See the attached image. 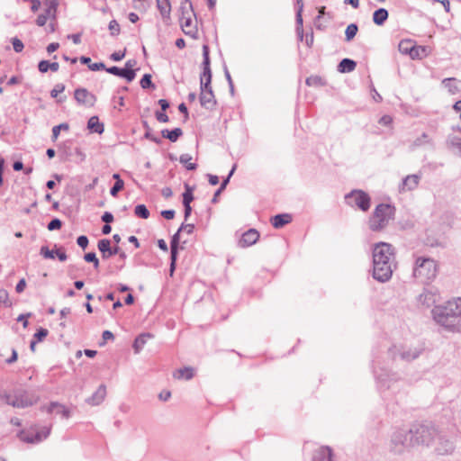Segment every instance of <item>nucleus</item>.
<instances>
[{
    "label": "nucleus",
    "instance_id": "1",
    "mask_svg": "<svg viewBox=\"0 0 461 461\" xmlns=\"http://www.w3.org/2000/svg\"><path fill=\"white\" fill-rule=\"evenodd\" d=\"M395 268L393 247L385 242L376 244L373 249V277L384 283L392 277Z\"/></svg>",
    "mask_w": 461,
    "mask_h": 461
},
{
    "label": "nucleus",
    "instance_id": "2",
    "mask_svg": "<svg viewBox=\"0 0 461 461\" xmlns=\"http://www.w3.org/2000/svg\"><path fill=\"white\" fill-rule=\"evenodd\" d=\"M434 321L445 330L452 332L461 330V298L448 301L432 310Z\"/></svg>",
    "mask_w": 461,
    "mask_h": 461
},
{
    "label": "nucleus",
    "instance_id": "3",
    "mask_svg": "<svg viewBox=\"0 0 461 461\" xmlns=\"http://www.w3.org/2000/svg\"><path fill=\"white\" fill-rule=\"evenodd\" d=\"M438 270V264L433 258L419 257L415 260L413 276L420 282H431L436 278Z\"/></svg>",
    "mask_w": 461,
    "mask_h": 461
},
{
    "label": "nucleus",
    "instance_id": "4",
    "mask_svg": "<svg viewBox=\"0 0 461 461\" xmlns=\"http://www.w3.org/2000/svg\"><path fill=\"white\" fill-rule=\"evenodd\" d=\"M394 212L395 208L392 203H377L369 219V228L374 231L384 229L393 219Z\"/></svg>",
    "mask_w": 461,
    "mask_h": 461
},
{
    "label": "nucleus",
    "instance_id": "5",
    "mask_svg": "<svg viewBox=\"0 0 461 461\" xmlns=\"http://www.w3.org/2000/svg\"><path fill=\"white\" fill-rule=\"evenodd\" d=\"M1 399L14 408H27L36 403L39 397L29 391L19 388L15 389L13 393L2 394Z\"/></svg>",
    "mask_w": 461,
    "mask_h": 461
},
{
    "label": "nucleus",
    "instance_id": "6",
    "mask_svg": "<svg viewBox=\"0 0 461 461\" xmlns=\"http://www.w3.org/2000/svg\"><path fill=\"white\" fill-rule=\"evenodd\" d=\"M411 442L412 445L429 446L437 436V430L434 427L426 424H415L409 429Z\"/></svg>",
    "mask_w": 461,
    "mask_h": 461
},
{
    "label": "nucleus",
    "instance_id": "7",
    "mask_svg": "<svg viewBox=\"0 0 461 461\" xmlns=\"http://www.w3.org/2000/svg\"><path fill=\"white\" fill-rule=\"evenodd\" d=\"M410 447H413V445L411 442L409 430H397L392 435L390 441V451L392 453L401 455Z\"/></svg>",
    "mask_w": 461,
    "mask_h": 461
},
{
    "label": "nucleus",
    "instance_id": "8",
    "mask_svg": "<svg viewBox=\"0 0 461 461\" xmlns=\"http://www.w3.org/2000/svg\"><path fill=\"white\" fill-rule=\"evenodd\" d=\"M422 349L419 348H406V347H396L393 346L389 349L390 356L395 359L398 356L399 357L406 362H411L420 357Z\"/></svg>",
    "mask_w": 461,
    "mask_h": 461
},
{
    "label": "nucleus",
    "instance_id": "9",
    "mask_svg": "<svg viewBox=\"0 0 461 461\" xmlns=\"http://www.w3.org/2000/svg\"><path fill=\"white\" fill-rule=\"evenodd\" d=\"M203 73L200 78V85H202L203 88L209 87L212 82V70H211V61L209 56V47L207 45L203 46Z\"/></svg>",
    "mask_w": 461,
    "mask_h": 461
},
{
    "label": "nucleus",
    "instance_id": "10",
    "mask_svg": "<svg viewBox=\"0 0 461 461\" xmlns=\"http://www.w3.org/2000/svg\"><path fill=\"white\" fill-rule=\"evenodd\" d=\"M74 98L80 105L92 107L96 102V96L86 88L79 87L74 92Z\"/></svg>",
    "mask_w": 461,
    "mask_h": 461
},
{
    "label": "nucleus",
    "instance_id": "11",
    "mask_svg": "<svg viewBox=\"0 0 461 461\" xmlns=\"http://www.w3.org/2000/svg\"><path fill=\"white\" fill-rule=\"evenodd\" d=\"M439 300L438 289L435 287L424 288L423 292L419 295L418 301L420 304L430 307Z\"/></svg>",
    "mask_w": 461,
    "mask_h": 461
},
{
    "label": "nucleus",
    "instance_id": "12",
    "mask_svg": "<svg viewBox=\"0 0 461 461\" xmlns=\"http://www.w3.org/2000/svg\"><path fill=\"white\" fill-rule=\"evenodd\" d=\"M201 94H200V104L201 105L208 110H212L216 105V100L212 89L211 85L209 87L203 88L202 85H200Z\"/></svg>",
    "mask_w": 461,
    "mask_h": 461
},
{
    "label": "nucleus",
    "instance_id": "13",
    "mask_svg": "<svg viewBox=\"0 0 461 461\" xmlns=\"http://www.w3.org/2000/svg\"><path fill=\"white\" fill-rule=\"evenodd\" d=\"M50 428H42L41 430L37 431L35 434H28L22 433L21 439L27 443H39L43 439L47 438L50 435Z\"/></svg>",
    "mask_w": 461,
    "mask_h": 461
},
{
    "label": "nucleus",
    "instance_id": "14",
    "mask_svg": "<svg viewBox=\"0 0 461 461\" xmlns=\"http://www.w3.org/2000/svg\"><path fill=\"white\" fill-rule=\"evenodd\" d=\"M259 236V232L256 229H249L242 234L239 240V246L240 248L252 246L258 240Z\"/></svg>",
    "mask_w": 461,
    "mask_h": 461
},
{
    "label": "nucleus",
    "instance_id": "15",
    "mask_svg": "<svg viewBox=\"0 0 461 461\" xmlns=\"http://www.w3.org/2000/svg\"><path fill=\"white\" fill-rule=\"evenodd\" d=\"M105 71L109 74H112L113 76H117L119 77L124 78L127 82H131L134 80L136 77L135 71H128L124 68H121L116 66L110 67L108 68H105Z\"/></svg>",
    "mask_w": 461,
    "mask_h": 461
},
{
    "label": "nucleus",
    "instance_id": "16",
    "mask_svg": "<svg viewBox=\"0 0 461 461\" xmlns=\"http://www.w3.org/2000/svg\"><path fill=\"white\" fill-rule=\"evenodd\" d=\"M420 179V176L416 174L407 176L406 177H404L402 179V182L399 186V191L404 192L406 190H408V191L413 190L414 188L417 187Z\"/></svg>",
    "mask_w": 461,
    "mask_h": 461
},
{
    "label": "nucleus",
    "instance_id": "17",
    "mask_svg": "<svg viewBox=\"0 0 461 461\" xmlns=\"http://www.w3.org/2000/svg\"><path fill=\"white\" fill-rule=\"evenodd\" d=\"M420 147H428L434 149L436 144L433 138H431L428 133L423 132L420 136L417 137L411 144V148L413 149Z\"/></svg>",
    "mask_w": 461,
    "mask_h": 461
},
{
    "label": "nucleus",
    "instance_id": "18",
    "mask_svg": "<svg viewBox=\"0 0 461 461\" xmlns=\"http://www.w3.org/2000/svg\"><path fill=\"white\" fill-rule=\"evenodd\" d=\"M106 396V386L104 384L99 385L97 390L86 400V402L92 406L99 405Z\"/></svg>",
    "mask_w": 461,
    "mask_h": 461
},
{
    "label": "nucleus",
    "instance_id": "19",
    "mask_svg": "<svg viewBox=\"0 0 461 461\" xmlns=\"http://www.w3.org/2000/svg\"><path fill=\"white\" fill-rule=\"evenodd\" d=\"M181 28L185 34L194 37L197 33L196 26L194 25L192 16L180 17Z\"/></svg>",
    "mask_w": 461,
    "mask_h": 461
},
{
    "label": "nucleus",
    "instance_id": "20",
    "mask_svg": "<svg viewBox=\"0 0 461 461\" xmlns=\"http://www.w3.org/2000/svg\"><path fill=\"white\" fill-rule=\"evenodd\" d=\"M447 148L452 152L461 158V137L450 134L447 136L446 140Z\"/></svg>",
    "mask_w": 461,
    "mask_h": 461
},
{
    "label": "nucleus",
    "instance_id": "21",
    "mask_svg": "<svg viewBox=\"0 0 461 461\" xmlns=\"http://www.w3.org/2000/svg\"><path fill=\"white\" fill-rule=\"evenodd\" d=\"M344 198L346 200L353 199V202H371V198L367 193L360 189H355L346 194Z\"/></svg>",
    "mask_w": 461,
    "mask_h": 461
},
{
    "label": "nucleus",
    "instance_id": "22",
    "mask_svg": "<svg viewBox=\"0 0 461 461\" xmlns=\"http://www.w3.org/2000/svg\"><path fill=\"white\" fill-rule=\"evenodd\" d=\"M293 220V217L289 213H280L273 216L270 220L271 224L276 229H281L285 225L290 223Z\"/></svg>",
    "mask_w": 461,
    "mask_h": 461
},
{
    "label": "nucleus",
    "instance_id": "23",
    "mask_svg": "<svg viewBox=\"0 0 461 461\" xmlns=\"http://www.w3.org/2000/svg\"><path fill=\"white\" fill-rule=\"evenodd\" d=\"M357 62L351 59L345 58L338 65L339 73H349L355 70Z\"/></svg>",
    "mask_w": 461,
    "mask_h": 461
},
{
    "label": "nucleus",
    "instance_id": "24",
    "mask_svg": "<svg viewBox=\"0 0 461 461\" xmlns=\"http://www.w3.org/2000/svg\"><path fill=\"white\" fill-rule=\"evenodd\" d=\"M47 411L50 413L55 412L56 414H60L64 418H68L69 417V411H68V409H67L64 405H62V404H60L59 402H51L48 406Z\"/></svg>",
    "mask_w": 461,
    "mask_h": 461
},
{
    "label": "nucleus",
    "instance_id": "25",
    "mask_svg": "<svg viewBox=\"0 0 461 461\" xmlns=\"http://www.w3.org/2000/svg\"><path fill=\"white\" fill-rule=\"evenodd\" d=\"M97 248L102 253L103 259H108L112 257L111 241L107 239H102L98 241Z\"/></svg>",
    "mask_w": 461,
    "mask_h": 461
},
{
    "label": "nucleus",
    "instance_id": "26",
    "mask_svg": "<svg viewBox=\"0 0 461 461\" xmlns=\"http://www.w3.org/2000/svg\"><path fill=\"white\" fill-rule=\"evenodd\" d=\"M455 449L454 443L449 439L440 438L439 446L437 448V451L440 455H448L451 454Z\"/></svg>",
    "mask_w": 461,
    "mask_h": 461
},
{
    "label": "nucleus",
    "instance_id": "27",
    "mask_svg": "<svg viewBox=\"0 0 461 461\" xmlns=\"http://www.w3.org/2000/svg\"><path fill=\"white\" fill-rule=\"evenodd\" d=\"M161 135L171 142H176L183 135V131L180 128H174L172 130L165 129L161 131Z\"/></svg>",
    "mask_w": 461,
    "mask_h": 461
},
{
    "label": "nucleus",
    "instance_id": "28",
    "mask_svg": "<svg viewBox=\"0 0 461 461\" xmlns=\"http://www.w3.org/2000/svg\"><path fill=\"white\" fill-rule=\"evenodd\" d=\"M157 7L164 20L170 19L171 5L169 0H157Z\"/></svg>",
    "mask_w": 461,
    "mask_h": 461
},
{
    "label": "nucleus",
    "instance_id": "29",
    "mask_svg": "<svg viewBox=\"0 0 461 461\" xmlns=\"http://www.w3.org/2000/svg\"><path fill=\"white\" fill-rule=\"evenodd\" d=\"M389 14L385 8H379L373 14V22L378 26L383 25L388 19Z\"/></svg>",
    "mask_w": 461,
    "mask_h": 461
},
{
    "label": "nucleus",
    "instance_id": "30",
    "mask_svg": "<svg viewBox=\"0 0 461 461\" xmlns=\"http://www.w3.org/2000/svg\"><path fill=\"white\" fill-rule=\"evenodd\" d=\"M153 336L150 334V333H142L140 335H139L134 342H133V345H132V348L134 349V352L135 353H139L144 347V345L146 344L147 340L149 339H151Z\"/></svg>",
    "mask_w": 461,
    "mask_h": 461
},
{
    "label": "nucleus",
    "instance_id": "31",
    "mask_svg": "<svg viewBox=\"0 0 461 461\" xmlns=\"http://www.w3.org/2000/svg\"><path fill=\"white\" fill-rule=\"evenodd\" d=\"M87 128L95 133L101 134L104 131V124L99 122L97 116H92L87 122Z\"/></svg>",
    "mask_w": 461,
    "mask_h": 461
},
{
    "label": "nucleus",
    "instance_id": "32",
    "mask_svg": "<svg viewBox=\"0 0 461 461\" xmlns=\"http://www.w3.org/2000/svg\"><path fill=\"white\" fill-rule=\"evenodd\" d=\"M313 461H332V451L330 447H321L314 456Z\"/></svg>",
    "mask_w": 461,
    "mask_h": 461
},
{
    "label": "nucleus",
    "instance_id": "33",
    "mask_svg": "<svg viewBox=\"0 0 461 461\" xmlns=\"http://www.w3.org/2000/svg\"><path fill=\"white\" fill-rule=\"evenodd\" d=\"M194 376V369L192 367H184L177 369L174 373V377L176 379L190 380Z\"/></svg>",
    "mask_w": 461,
    "mask_h": 461
},
{
    "label": "nucleus",
    "instance_id": "34",
    "mask_svg": "<svg viewBox=\"0 0 461 461\" xmlns=\"http://www.w3.org/2000/svg\"><path fill=\"white\" fill-rule=\"evenodd\" d=\"M428 54L427 52V47L425 46H416L414 45L413 49H412V52L411 53V58L412 59H422L424 57H426Z\"/></svg>",
    "mask_w": 461,
    "mask_h": 461
},
{
    "label": "nucleus",
    "instance_id": "35",
    "mask_svg": "<svg viewBox=\"0 0 461 461\" xmlns=\"http://www.w3.org/2000/svg\"><path fill=\"white\" fill-rule=\"evenodd\" d=\"M192 157L189 154H182L179 158V162L185 165V168L189 171L195 170L197 165L195 163H191L190 160Z\"/></svg>",
    "mask_w": 461,
    "mask_h": 461
},
{
    "label": "nucleus",
    "instance_id": "36",
    "mask_svg": "<svg viewBox=\"0 0 461 461\" xmlns=\"http://www.w3.org/2000/svg\"><path fill=\"white\" fill-rule=\"evenodd\" d=\"M113 178L115 179V182L110 189V194L113 196H115L123 188L124 184L123 181L120 178L119 174H114Z\"/></svg>",
    "mask_w": 461,
    "mask_h": 461
},
{
    "label": "nucleus",
    "instance_id": "37",
    "mask_svg": "<svg viewBox=\"0 0 461 461\" xmlns=\"http://www.w3.org/2000/svg\"><path fill=\"white\" fill-rule=\"evenodd\" d=\"M180 11H181V17L188 16V15H191V16L194 15V13L193 11L192 3L189 0H185L183 3H181Z\"/></svg>",
    "mask_w": 461,
    "mask_h": 461
},
{
    "label": "nucleus",
    "instance_id": "38",
    "mask_svg": "<svg viewBox=\"0 0 461 461\" xmlns=\"http://www.w3.org/2000/svg\"><path fill=\"white\" fill-rule=\"evenodd\" d=\"M442 85L451 94H456L458 91L456 78H445L442 81Z\"/></svg>",
    "mask_w": 461,
    "mask_h": 461
},
{
    "label": "nucleus",
    "instance_id": "39",
    "mask_svg": "<svg viewBox=\"0 0 461 461\" xmlns=\"http://www.w3.org/2000/svg\"><path fill=\"white\" fill-rule=\"evenodd\" d=\"M180 233L179 230L175 233L171 239L170 242V254H178V248L180 242Z\"/></svg>",
    "mask_w": 461,
    "mask_h": 461
},
{
    "label": "nucleus",
    "instance_id": "40",
    "mask_svg": "<svg viewBox=\"0 0 461 461\" xmlns=\"http://www.w3.org/2000/svg\"><path fill=\"white\" fill-rule=\"evenodd\" d=\"M358 32V26L356 23H350L348 25L345 31L346 41H352Z\"/></svg>",
    "mask_w": 461,
    "mask_h": 461
},
{
    "label": "nucleus",
    "instance_id": "41",
    "mask_svg": "<svg viewBox=\"0 0 461 461\" xmlns=\"http://www.w3.org/2000/svg\"><path fill=\"white\" fill-rule=\"evenodd\" d=\"M134 213L137 217L141 219H148L149 216V211L144 203H139L134 210Z\"/></svg>",
    "mask_w": 461,
    "mask_h": 461
},
{
    "label": "nucleus",
    "instance_id": "42",
    "mask_svg": "<svg viewBox=\"0 0 461 461\" xmlns=\"http://www.w3.org/2000/svg\"><path fill=\"white\" fill-rule=\"evenodd\" d=\"M414 45L411 41H402L399 43L398 49L399 51L402 54H408L411 56V53L412 52Z\"/></svg>",
    "mask_w": 461,
    "mask_h": 461
},
{
    "label": "nucleus",
    "instance_id": "43",
    "mask_svg": "<svg viewBox=\"0 0 461 461\" xmlns=\"http://www.w3.org/2000/svg\"><path fill=\"white\" fill-rule=\"evenodd\" d=\"M68 129H69V125L67 122H63V123L54 126L52 128V136H51L52 140L55 141L58 139L59 133L61 132V130L68 131Z\"/></svg>",
    "mask_w": 461,
    "mask_h": 461
},
{
    "label": "nucleus",
    "instance_id": "44",
    "mask_svg": "<svg viewBox=\"0 0 461 461\" xmlns=\"http://www.w3.org/2000/svg\"><path fill=\"white\" fill-rule=\"evenodd\" d=\"M140 84L143 89L155 88V85L152 83L150 74L143 75L142 78L140 79Z\"/></svg>",
    "mask_w": 461,
    "mask_h": 461
},
{
    "label": "nucleus",
    "instance_id": "45",
    "mask_svg": "<svg viewBox=\"0 0 461 461\" xmlns=\"http://www.w3.org/2000/svg\"><path fill=\"white\" fill-rule=\"evenodd\" d=\"M85 261L92 263L94 267L97 269L99 267V259L95 252H88L84 255Z\"/></svg>",
    "mask_w": 461,
    "mask_h": 461
},
{
    "label": "nucleus",
    "instance_id": "46",
    "mask_svg": "<svg viewBox=\"0 0 461 461\" xmlns=\"http://www.w3.org/2000/svg\"><path fill=\"white\" fill-rule=\"evenodd\" d=\"M182 195V202H193L194 200V194H193V188L190 187L188 185H185V192L181 194Z\"/></svg>",
    "mask_w": 461,
    "mask_h": 461
},
{
    "label": "nucleus",
    "instance_id": "47",
    "mask_svg": "<svg viewBox=\"0 0 461 461\" xmlns=\"http://www.w3.org/2000/svg\"><path fill=\"white\" fill-rule=\"evenodd\" d=\"M49 334V331L47 329L44 328H39L37 331L33 335V339L40 342L42 341Z\"/></svg>",
    "mask_w": 461,
    "mask_h": 461
},
{
    "label": "nucleus",
    "instance_id": "48",
    "mask_svg": "<svg viewBox=\"0 0 461 461\" xmlns=\"http://www.w3.org/2000/svg\"><path fill=\"white\" fill-rule=\"evenodd\" d=\"M0 303H4L5 307L12 306V302L9 300L8 292L5 289L0 290Z\"/></svg>",
    "mask_w": 461,
    "mask_h": 461
},
{
    "label": "nucleus",
    "instance_id": "49",
    "mask_svg": "<svg viewBox=\"0 0 461 461\" xmlns=\"http://www.w3.org/2000/svg\"><path fill=\"white\" fill-rule=\"evenodd\" d=\"M305 83L307 86H310L323 85L322 78L318 76H311V77H307Z\"/></svg>",
    "mask_w": 461,
    "mask_h": 461
},
{
    "label": "nucleus",
    "instance_id": "50",
    "mask_svg": "<svg viewBox=\"0 0 461 461\" xmlns=\"http://www.w3.org/2000/svg\"><path fill=\"white\" fill-rule=\"evenodd\" d=\"M61 227L62 221L58 218L52 219L47 226L48 230L50 231L59 230Z\"/></svg>",
    "mask_w": 461,
    "mask_h": 461
},
{
    "label": "nucleus",
    "instance_id": "51",
    "mask_svg": "<svg viewBox=\"0 0 461 461\" xmlns=\"http://www.w3.org/2000/svg\"><path fill=\"white\" fill-rule=\"evenodd\" d=\"M112 36H117L120 33V25L115 20H112L108 25Z\"/></svg>",
    "mask_w": 461,
    "mask_h": 461
},
{
    "label": "nucleus",
    "instance_id": "52",
    "mask_svg": "<svg viewBox=\"0 0 461 461\" xmlns=\"http://www.w3.org/2000/svg\"><path fill=\"white\" fill-rule=\"evenodd\" d=\"M12 44L14 50L17 53L22 52L24 48L23 41L16 37L12 39Z\"/></svg>",
    "mask_w": 461,
    "mask_h": 461
},
{
    "label": "nucleus",
    "instance_id": "53",
    "mask_svg": "<svg viewBox=\"0 0 461 461\" xmlns=\"http://www.w3.org/2000/svg\"><path fill=\"white\" fill-rule=\"evenodd\" d=\"M41 255L44 257L45 258H55V252L53 250H50L47 246H42L41 248Z\"/></svg>",
    "mask_w": 461,
    "mask_h": 461
},
{
    "label": "nucleus",
    "instance_id": "54",
    "mask_svg": "<svg viewBox=\"0 0 461 461\" xmlns=\"http://www.w3.org/2000/svg\"><path fill=\"white\" fill-rule=\"evenodd\" d=\"M65 90V86L63 84H57L54 88L50 91V96L52 98H56L59 94L62 93Z\"/></svg>",
    "mask_w": 461,
    "mask_h": 461
},
{
    "label": "nucleus",
    "instance_id": "55",
    "mask_svg": "<svg viewBox=\"0 0 461 461\" xmlns=\"http://www.w3.org/2000/svg\"><path fill=\"white\" fill-rule=\"evenodd\" d=\"M303 11L296 10V15H295V23H296V31H300L302 32L303 28V16H302Z\"/></svg>",
    "mask_w": 461,
    "mask_h": 461
},
{
    "label": "nucleus",
    "instance_id": "56",
    "mask_svg": "<svg viewBox=\"0 0 461 461\" xmlns=\"http://www.w3.org/2000/svg\"><path fill=\"white\" fill-rule=\"evenodd\" d=\"M77 243L80 248L86 249L88 246L89 240L86 235H81L77 239Z\"/></svg>",
    "mask_w": 461,
    "mask_h": 461
},
{
    "label": "nucleus",
    "instance_id": "57",
    "mask_svg": "<svg viewBox=\"0 0 461 461\" xmlns=\"http://www.w3.org/2000/svg\"><path fill=\"white\" fill-rule=\"evenodd\" d=\"M38 69L41 73H46L50 70V61L41 60L38 64Z\"/></svg>",
    "mask_w": 461,
    "mask_h": 461
},
{
    "label": "nucleus",
    "instance_id": "58",
    "mask_svg": "<svg viewBox=\"0 0 461 461\" xmlns=\"http://www.w3.org/2000/svg\"><path fill=\"white\" fill-rule=\"evenodd\" d=\"M155 117L159 122H167L169 121L168 116L164 113V111H157L155 113Z\"/></svg>",
    "mask_w": 461,
    "mask_h": 461
},
{
    "label": "nucleus",
    "instance_id": "59",
    "mask_svg": "<svg viewBox=\"0 0 461 461\" xmlns=\"http://www.w3.org/2000/svg\"><path fill=\"white\" fill-rule=\"evenodd\" d=\"M236 169V165H234L231 168V170L230 171V173L228 174V176L222 180L221 184V189H225L227 185L229 184L230 182V179L231 177V176L233 175L234 171Z\"/></svg>",
    "mask_w": 461,
    "mask_h": 461
},
{
    "label": "nucleus",
    "instance_id": "60",
    "mask_svg": "<svg viewBox=\"0 0 461 461\" xmlns=\"http://www.w3.org/2000/svg\"><path fill=\"white\" fill-rule=\"evenodd\" d=\"M44 5H46V8L51 9L52 11H57L59 6V0H45Z\"/></svg>",
    "mask_w": 461,
    "mask_h": 461
},
{
    "label": "nucleus",
    "instance_id": "61",
    "mask_svg": "<svg viewBox=\"0 0 461 461\" xmlns=\"http://www.w3.org/2000/svg\"><path fill=\"white\" fill-rule=\"evenodd\" d=\"M178 230L181 232L185 231L187 234H192L194 232V224H184L183 223Z\"/></svg>",
    "mask_w": 461,
    "mask_h": 461
},
{
    "label": "nucleus",
    "instance_id": "62",
    "mask_svg": "<svg viewBox=\"0 0 461 461\" xmlns=\"http://www.w3.org/2000/svg\"><path fill=\"white\" fill-rule=\"evenodd\" d=\"M88 68L92 71H98V70H101V69H104L105 70V68H107L105 67L104 63H103V62L92 63L91 65H88Z\"/></svg>",
    "mask_w": 461,
    "mask_h": 461
},
{
    "label": "nucleus",
    "instance_id": "63",
    "mask_svg": "<svg viewBox=\"0 0 461 461\" xmlns=\"http://www.w3.org/2000/svg\"><path fill=\"white\" fill-rule=\"evenodd\" d=\"M125 56V51H115L111 54L110 59L113 61H120L122 60Z\"/></svg>",
    "mask_w": 461,
    "mask_h": 461
},
{
    "label": "nucleus",
    "instance_id": "64",
    "mask_svg": "<svg viewBox=\"0 0 461 461\" xmlns=\"http://www.w3.org/2000/svg\"><path fill=\"white\" fill-rule=\"evenodd\" d=\"M25 287H26V281H25L24 278H22L17 283V285L15 286V291H16V293L21 294V293H23L24 291Z\"/></svg>",
    "mask_w": 461,
    "mask_h": 461
}]
</instances>
